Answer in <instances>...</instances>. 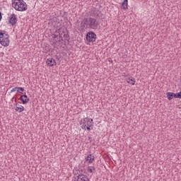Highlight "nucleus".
Masks as SVG:
<instances>
[{
  "label": "nucleus",
  "mask_w": 181,
  "mask_h": 181,
  "mask_svg": "<svg viewBox=\"0 0 181 181\" xmlns=\"http://www.w3.org/2000/svg\"><path fill=\"white\" fill-rule=\"evenodd\" d=\"M81 27L85 29H93L96 30L100 25L97 19L90 17V18H85L82 22L81 23Z\"/></svg>",
  "instance_id": "obj_1"
},
{
  "label": "nucleus",
  "mask_w": 181,
  "mask_h": 181,
  "mask_svg": "<svg viewBox=\"0 0 181 181\" xmlns=\"http://www.w3.org/2000/svg\"><path fill=\"white\" fill-rule=\"evenodd\" d=\"M12 5L16 11H19L20 12H23V11L28 9V5L23 0H14Z\"/></svg>",
  "instance_id": "obj_2"
},
{
  "label": "nucleus",
  "mask_w": 181,
  "mask_h": 181,
  "mask_svg": "<svg viewBox=\"0 0 181 181\" xmlns=\"http://www.w3.org/2000/svg\"><path fill=\"white\" fill-rule=\"evenodd\" d=\"M3 32L0 33V45L6 47L9 46V35L5 33V31Z\"/></svg>",
  "instance_id": "obj_3"
},
{
  "label": "nucleus",
  "mask_w": 181,
  "mask_h": 181,
  "mask_svg": "<svg viewBox=\"0 0 181 181\" xmlns=\"http://www.w3.org/2000/svg\"><path fill=\"white\" fill-rule=\"evenodd\" d=\"M96 37H97V35L93 31H90V32L87 33V34H86V40H87V42H95V38Z\"/></svg>",
  "instance_id": "obj_4"
},
{
  "label": "nucleus",
  "mask_w": 181,
  "mask_h": 181,
  "mask_svg": "<svg viewBox=\"0 0 181 181\" xmlns=\"http://www.w3.org/2000/svg\"><path fill=\"white\" fill-rule=\"evenodd\" d=\"M8 22L12 26H13V25H16V22H18L16 16L15 14H11L9 16Z\"/></svg>",
  "instance_id": "obj_5"
},
{
  "label": "nucleus",
  "mask_w": 181,
  "mask_h": 181,
  "mask_svg": "<svg viewBox=\"0 0 181 181\" xmlns=\"http://www.w3.org/2000/svg\"><path fill=\"white\" fill-rule=\"evenodd\" d=\"M74 181H89L88 177L85 175L81 174L78 175L76 177H75Z\"/></svg>",
  "instance_id": "obj_6"
},
{
  "label": "nucleus",
  "mask_w": 181,
  "mask_h": 181,
  "mask_svg": "<svg viewBox=\"0 0 181 181\" xmlns=\"http://www.w3.org/2000/svg\"><path fill=\"white\" fill-rule=\"evenodd\" d=\"M20 100L22 102V104H28V103H29V98L26 95V93L21 96Z\"/></svg>",
  "instance_id": "obj_7"
},
{
  "label": "nucleus",
  "mask_w": 181,
  "mask_h": 181,
  "mask_svg": "<svg viewBox=\"0 0 181 181\" xmlns=\"http://www.w3.org/2000/svg\"><path fill=\"white\" fill-rule=\"evenodd\" d=\"M67 32V29L64 27H62L58 30L59 37L63 40V34Z\"/></svg>",
  "instance_id": "obj_8"
},
{
  "label": "nucleus",
  "mask_w": 181,
  "mask_h": 181,
  "mask_svg": "<svg viewBox=\"0 0 181 181\" xmlns=\"http://www.w3.org/2000/svg\"><path fill=\"white\" fill-rule=\"evenodd\" d=\"M47 66H56V60L54 59L51 58V59H47Z\"/></svg>",
  "instance_id": "obj_9"
},
{
  "label": "nucleus",
  "mask_w": 181,
  "mask_h": 181,
  "mask_svg": "<svg viewBox=\"0 0 181 181\" xmlns=\"http://www.w3.org/2000/svg\"><path fill=\"white\" fill-rule=\"evenodd\" d=\"M88 121V117L83 118V119L81 120V125L83 129L86 130V122Z\"/></svg>",
  "instance_id": "obj_10"
},
{
  "label": "nucleus",
  "mask_w": 181,
  "mask_h": 181,
  "mask_svg": "<svg viewBox=\"0 0 181 181\" xmlns=\"http://www.w3.org/2000/svg\"><path fill=\"white\" fill-rule=\"evenodd\" d=\"M62 39H64V42H69L70 40V36L69 35V31H67L66 33H64L62 35Z\"/></svg>",
  "instance_id": "obj_11"
},
{
  "label": "nucleus",
  "mask_w": 181,
  "mask_h": 181,
  "mask_svg": "<svg viewBox=\"0 0 181 181\" xmlns=\"http://www.w3.org/2000/svg\"><path fill=\"white\" fill-rule=\"evenodd\" d=\"M16 111H17V112H22V111L25 110V107H23L22 105H16Z\"/></svg>",
  "instance_id": "obj_12"
},
{
  "label": "nucleus",
  "mask_w": 181,
  "mask_h": 181,
  "mask_svg": "<svg viewBox=\"0 0 181 181\" xmlns=\"http://www.w3.org/2000/svg\"><path fill=\"white\" fill-rule=\"evenodd\" d=\"M86 122H87V127H86V129L88 130V131H90V129H91L90 128H91V127L93 126V119H90H90L89 118H88V121H86Z\"/></svg>",
  "instance_id": "obj_13"
},
{
  "label": "nucleus",
  "mask_w": 181,
  "mask_h": 181,
  "mask_svg": "<svg viewBox=\"0 0 181 181\" xmlns=\"http://www.w3.org/2000/svg\"><path fill=\"white\" fill-rule=\"evenodd\" d=\"M86 160H88V163H93L94 162V156L90 154L86 158Z\"/></svg>",
  "instance_id": "obj_14"
},
{
  "label": "nucleus",
  "mask_w": 181,
  "mask_h": 181,
  "mask_svg": "<svg viewBox=\"0 0 181 181\" xmlns=\"http://www.w3.org/2000/svg\"><path fill=\"white\" fill-rule=\"evenodd\" d=\"M122 8L125 10L128 9V0L123 1L122 3Z\"/></svg>",
  "instance_id": "obj_15"
},
{
  "label": "nucleus",
  "mask_w": 181,
  "mask_h": 181,
  "mask_svg": "<svg viewBox=\"0 0 181 181\" xmlns=\"http://www.w3.org/2000/svg\"><path fill=\"white\" fill-rule=\"evenodd\" d=\"M166 95H167V98H168L169 101H170L171 100H173V93L168 92L166 93Z\"/></svg>",
  "instance_id": "obj_16"
},
{
  "label": "nucleus",
  "mask_w": 181,
  "mask_h": 181,
  "mask_svg": "<svg viewBox=\"0 0 181 181\" xmlns=\"http://www.w3.org/2000/svg\"><path fill=\"white\" fill-rule=\"evenodd\" d=\"M17 91L18 93H20V94H23V91H25V88L22 87H18Z\"/></svg>",
  "instance_id": "obj_17"
},
{
  "label": "nucleus",
  "mask_w": 181,
  "mask_h": 181,
  "mask_svg": "<svg viewBox=\"0 0 181 181\" xmlns=\"http://www.w3.org/2000/svg\"><path fill=\"white\" fill-rule=\"evenodd\" d=\"M127 83L134 86L135 85V79L129 78V81H127Z\"/></svg>",
  "instance_id": "obj_18"
},
{
  "label": "nucleus",
  "mask_w": 181,
  "mask_h": 181,
  "mask_svg": "<svg viewBox=\"0 0 181 181\" xmlns=\"http://www.w3.org/2000/svg\"><path fill=\"white\" fill-rule=\"evenodd\" d=\"M93 170H95V168H94V167H88V171H89L91 173H93Z\"/></svg>",
  "instance_id": "obj_19"
},
{
  "label": "nucleus",
  "mask_w": 181,
  "mask_h": 181,
  "mask_svg": "<svg viewBox=\"0 0 181 181\" xmlns=\"http://www.w3.org/2000/svg\"><path fill=\"white\" fill-rule=\"evenodd\" d=\"M173 98H179V97L177 96V93H173Z\"/></svg>",
  "instance_id": "obj_20"
},
{
  "label": "nucleus",
  "mask_w": 181,
  "mask_h": 181,
  "mask_svg": "<svg viewBox=\"0 0 181 181\" xmlns=\"http://www.w3.org/2000/svg\"><path fill=\"white\" fill-rule=\"evenodd\" d=\"M18 90V87H16V88H13L11 90V93H13L14 91H16V90Z\"/></svg>",
  "instance_id": "obj_21"
},
{
  "label": "nucleus",
  "mask_w": 181,
  "mask_h": 181,
  "mask_svg": "<svg viewBox=\"0 0 181 181\" xmlns=\"http://www.w3.org/2000/svg\"><path fill=\"white\" fill-rule=\"evenodd\" d=\"M177 94L178 98H181V91Z\"/></svg>",
  "instance_id": "obj_22"
},
{
  "label": "nucleus",
  "mask_w": 181,
  "mask_h": 181,
  "mask_svg": "<svg viewBox=\"0 0 181 181\" xmlns=\"http://www.w3.org/2000/svg\"><path fill=\"white\" fill-rule=\"evenodd\" d=\"M2 20V13L0 11V21Z\"/></svg>",
  "instance_id": "obj_23"
},
{
  "label": "nucleus",
  "mask_w": 181,
  "mask_h": 181,
  "mask_svg": "<svg viewBox=\"0 0 181 181\" xmlns=\"http://www.w3.org/2000/svg\"><path fill=\"white\" fill-rule=\"evenodd\" d=\"M57 36H59V35H54V39H56L57 37Z\"/></svg>",
  "instance_id": "obj_24"
},
{
  "label": "nucleus",
  "mask_w": 181,
  "mask_h": 181,
  "mask_svg": "<svg viewBox=\"0 0 181 181\" xmlns=\"http://www.w3.org/2000/svg\"><path fill=\"white\" fill-rule=\"evenodd\" d=\"M86 129L87 128V122L86 123Z\"/></svg>",
  "instance_id": "obj_25"
},
{
  "label": "nucleus",
  "mask_w": 181,
  "mask_h": 181,
  "mask_svg": "<svg viewBox=\"0 0 181 181\" xmlns=\"http://www.w3.org/2000/svg\"><path fill=\"white\" fill-rule=\"evenodd\" d=\"M124 77H125V74H124Z\"/></svg>",
  "instance_id": "obj_26"
}]
</instances>
